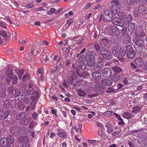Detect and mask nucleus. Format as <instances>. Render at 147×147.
<instances>
[{
  "label": "nucleus",
  "instance_id": "1",
  "mask_svg": "<svg viewBox=\"0 0 147 147\" xmlns=\"http://www.w3.org/2000/svg\"><path fill=\"white\" fill-rule=\"evenodd\" d=\"M102 33L108 35H118L120 33L118 28L116 26L112 25L105 27V28L102 30Z\"/></svg>",
  "mask_w": 147,
  "mask_h": 147
},
{
  "label": "nucleus",
  "instance_id": "2",
  "mask_svg": "<svg viewBox=\"0 0 147 147\" xmlns=\"http://www.w3.org/2000/svg\"><path fill=\"white\" fill-rule=\"evenodd\" d=\"M112 69L114 71V74L112 77L111 79L114 82L118 81L121 77V72L122 71L121 68L118 66H115L112 67Z\"/></svg>",
  "mask_w": 147,
  "mask_h": 147
},
{
  "label": "nucleus",
  "instance_id": "3",
  "mask_svg": "<svg viewBox=\"0 0 147 147\" xmlns=\"http://www.w3.org/2000/svg\"><path fill=\"white\" fill-rule=\"evenodd\" d=\"M104 20L106 22H109L113 18V13L110 9L106 10L105 11L103 15Z\"/></svg>",
  "mask_w": 147,
  "mask_h": 147
},
{
  "label": "nucleus",
  "instance_id": "4",
  "mask_svg": "<svg viewBox=\"0 0 147 147\" xmlns=\"http://www.w3.org/2000/svg\"><path fill=\"white\" fill-rule=\"evenodd\" d=\"M105 48V46L103 47L102 45V56L106 60H109L111 58L110 53Z\"/></svg>",
  "mask_w": 147,
  "mask_h": 147
},
{
  "label": "nucleus",
  "instance_id": "5",
  "mask_svg": "<svg viewBox=\"0 0 147 147\" xmlns=\"http://www.w3.org/2000/svg\"><path fill=\"white\" fill-rule=\"evenodd\" d=\"M133 42L135 45L138 47H142L145 46V41L142 39L138 37L133 38L132 40Z\"/></svg>",
  "mask_w": 147,
  "mask_h": 147
},
{
  "label": "nucleus",
  "instance_id": "6",
  "mask_svg": "<svg viewBox=\"0 0 147 147\" xmlns=\"http://www.w3.org/2000/svg\"><path fill=\"white\" fill-rule=\"evenodd\" d=\"M113 23L115 25L119 26L121 27L124 26V22L123 21L119 18L115 17L112 21Z\"/></svg>",
  "mask_w": 147,
  "mask_h": 147
},
{
  "label": "nucleus",
  "instance_id": "7",
  "mask_svg": "<svg viewBox=\"0 0 147 147\" xmlns=\"http://www.w3.org/2000/svg\"><path fill=\"white\" fill-rule=\"evenodd\" d=\"M10 112V111L8 109L5 111L0 110V120L5 119L8 117Z\"/></svg>",
  "mask_w": 147,
  "mask_h": 147
},
{
  "label": "nucleus",
  "instance_id": "8",
  "mask_svg": "<svg viewBox=\"0 0 147 147\" xmlns=\"http://www.w3.org/2000/svg\"><path fill=\"white\" fill-rule=\"evenodd\" d=\"M102 72L103 76L106 77H110L112 75V70L109 68H104L102 71Z\"/></svg>",
  "mask_w": 147,
  "mask_h": 147
},
{
  "label": "nucleus",
  "instance_id": "9",
  "mask_svg": "<svg viewBox=\"0 0 147 147\" xmlns=\"http://www.w3.org/2000/svg\"><path fill=\"white\" fill-rule=\"evenodd\" d=\"M67 77V82L69 84H71L74 80V78L76 77V75L74 72H71L68 74Z\"/></svg>",
  "mask_w": 147,
  "mask_h": 147
},
{
  "label": "nucleus",
  "instance_id": "10",
  "mask_svg": "<svg viewBox=\"0 0 147 147\" xmlns=\"http://www.w3.org/2000/svg\"><path fill=\"white\" fill-rule=\"evenodd\" d=\"M111 43V39L107 37H105L103 38H102V46L104 47L105 46V48H107L109 47V45L108 44H109Z\"/></svg>",
  "mask_w": 147,
  "mask_h": 147
},
{
  "label": "nucleus",
  "instance_id": "11",
  "mask_svg": "<svg viewBox=\"0 0 147 147\" xmlns=\"http://www.w3.org/2000/svg\"><path fill=\"white\" fill-rule=\"evenodd\" d=\"M111 37V42L113 44H117L121 41V39L119 36L117 35H113Z\"/></svg>",
  "mask_w": 147,
  "mask_h": 147
},
{
  "label": "nucleus",
  "instance_id": "12",
  "mask_svg": "<svg viewBox=\"0 0 147 147\" xmlns=\"http://www.w3.org/2000/svg\"><path fill=\"white\" fill-rule=\"evenodd\" d=\"M111 11L112 13L115 14L119 12L120 9L118 6L116 5H113L111 6Z\"/></svg>",
  "mask_w": 147,
  "mask_h": 147
},
{
  "label": "nucleus",
  "instance_id": "13",
  "mask_svg": "<svg viewBox=\"0 0 147 147\" xmlns=\"http://www.w3.org/2000/svg\"><path fill=\"white\" fill-rule=\"evenodd\" d=\"M95 63L94 59L93 57H91L89 56L86 59V64L88 66H93Z\"/></svg>",
  "mask_w": 147,
  "mask_h": 147
},
{
  "label": "nucleus",
  "instance_id": "14",
  "mask_svg": "<svg viewBox=\"0 0 147 147\" xmlns=\"http://www.w3.org/2000/svg\"><path fill=\"white\" fill-rule=\"evenodd\" d=\"M120 48H121L120 46L118 45L113 47L112 52L114 56L117 57H118V54Z\"/></svg>",
  "mask_w": 147,
  "mask_h": 147
},
{
  "label": "nucleus",
  "instance_id": "15",
  "mask_svg": "<svg viewBox=\"0 0 147 147\" xmlns=\"http://www.w3.org/2000/svg\"><path fill=\"white\" fill-rule=\"evenodd\" d=\"M6 138L7 139V147H11L10 145L13 143L15 140L14 138L11 135L8 136Z\"/></svg>",
  "mask_w": 147,
  "mask_h": 147
},
{
  "label": "nucleus",
  "instance_id": "16",
  "mask_svg": "<svg viewBox=\"0 0 147 147\" xmlns=\"http://www.w3.org/2000/svg\"><path fill=\"white\" fill-rule=\"evenodd\" d=\"M138 10L139 13L142 15H145L147 13V9L146 8L143 6L138 7Z\"/></svg>",
  "mask_w": 147,
  "mask_h": 147
},
{
  "label": "nucleus",
  "instance_id": "17",
  "mask_svg": "<svg viewBox=\"0 0 147 147\" xmlns=\"http://www.w3.org/2000/svg\"><path fill=\"white\" fill-rule=\"evenodd\" d=\"M134 62L135 64L139 67H141L144 64L142 59L140 57L136 58Z\"/></svg>",
  "mask_w": 147,
  "mask_h": 147
},
{
  "label": "nucleus",
  "instance_id": "18",
  "mask_svg": "<svg viewBox=\"0 0 147 147\" xmlns=\"http://www.w3.org/2000/svg\"><path fill=\"white\" fill-rule=\"evenodd\" d=\"M93 78L96 80V82L99 81L101 77V74L100 72H94L92 73Z\"/></svg>",
  "mask_w": 147,
  "mask_h": 147
},
{
  "label": "nucleus",
  "instance_id": "19",
  "mask_svg": "<svg viewBox=\"0 0 147 147\" xmlns=\"http://www.w3.org/2000/svg\"><path fill=\"white\" fill-rule=\"evenodd\" d=\"M136 27L135 24L134 22L130 23L127 26V28L128 29V30L131 32H133Z\"/></svg>",
  "mask_w": 147,
  "mask_h": 147
},
{
  "label": "nucleus",
  "instance_id": "20",
  "mask_svg": "<svg viewBox=\"0 0 147 147\" xmlns=\"http://www.w3.org/2000/svg\"><path fill=\"white\" fill-rule=\"evenodd\" d=\"M18 140L19 142L21 143L28 142L29 138L26 136H21L18 138Z\"/></svg>",
  "mask_w": 147,
  "mask_h": 147
},
{
  "label": "nucleus",
  "instance_id": "21",
  "mask_svg": "<svg viewBox=\"0 0 147 147\" xmlns=\"http://www.w3.org/2000/svg\"><path fill=\"white\" fill-rule=\"evenodd\" d=\"M26 134L25 127L23 126H18V134L20 135L25 134Z\"/></svg>",
  "mask_w": 147,
  "mask_h": 147
},
{
  "label": "nucleus",
  "instance_id": "22",
  "mask_svg": "<svg viewBox=\"0 0 147 147\" xmlns=\"http://www.w3.org/2000/svg\"><path fill=\"white\" fill-rule=\"evenodd\" d=\"M112 82L111 80L108 79H103L102 80V84L104 86H111Z\"/></svg>",
  "mask_w": 147,
  "mask_h": 147
},
{
  "label": "nucleus",
  "instance_id": "23",
  "mask_svg": "<svg viewBox=\"0 0 147 147\" xmlns=\"http://www.w3.org/2000/svg\"><path fill=\"white\" fill-rule=\"evenodd\" d=\"M18 126H14L11 127L10 129V131L11 133L14 135L18 134Z\"/></svg>",
  "mask_w": 147,
  "mask_h": 147
},
{
  "label": "nucleus",
  "instance_id": "24",
  "mask_svg": "<svg viewBox=\"0 0 147 147\" xmlns=\"http://www.w3.org/2000/svg\"><path fill=\"white\" fill-rule=\"evenodd\" d=\"M26 115V113L24 112L18 113L16 115V119L17 120H20L23 119L25 117Z\"/></svg>",
  "mask_w": 147,
  "mask_h": 147
},
{
  "label": "nucleus",
  "instance_id": "25",
  "mask_svg": "<svg viewBox=\"0 0 147 147\" xmlns=\"http://www.w3.org/2000/svg\"><path fill=\"white\" fill-rule=\"evenodd\" d=\"M127 57L130 59H133L136 56V52L134 50L126 54Z\"/></svg>",
  "mask_w": 147,
  "mask_h": 147
},
{
  "label": "nucleus",
  "instance_id": "26",
  "mask_svg": "<svg viewBox=\"0 0 147 147\" xmlns=\"http://www.w3.org/2000/svg\"><path fill=\"white\" fill-rule=\"evenodd\" d=\"M131 41V39L130 36L126 35L124 36L123 42L124 44H127L129 43Z\"/></svg>",
  "mask_w": 147,
  "mask_h": 147
},
{
  "label": "nucleus",
  "instance_id": "27",
  "mask_svg": "<svg viewBox=\"0 0 147 147\" xmlns=\"http://www.w3.org/2000/svg\"><path fill=\"white\" fill-rule=\"evenodd\" d=\"M10 75H11V80H12L13 81L12 83L13 84H16L17 83L18 80V79L17 77L15 75H12L13 74L12 71L10 72Z\"/></svg>",
  "mask_w": 147,
  "mask_h": 147
},
{
  "label": "nucleus",
  "instance_id": "28",
  "mask_svg": "<svg viewBox=\"0 0 147 147\" xmlns=\"http://www.w3.org/2000/svg\"><path fill=\"white\" fill-rule=\"evenodd\" d=\"M105 126L107 128V131L109 134H110L113 132V127L110 123H107L105 125Z\"/></svg>",
  "mask_w": 147,
  "mask_h": 147
},
{
  "label": "nucleus",
  "instance_id": "29",
  "mask_svg": "<svg viewBox=\"0 0 147 147\" xmlns=\"http://www.w3.org/2000/svg\"><path fill=\"white\" fill-rule=\"evenodd\" d=\"M78 67L81 69L84 70L86 68V65L85 64L84 61L82 60L81 61H79Z\"/></svg>",
  "mask_w": 147,
  "mask_h": 147
},
{
  "label": "nucleus",
  "instance_id": "30",
  "mask_svg": "<svg viewBox=\"0 0 147 147\" xmlns=\"http://www.w3.org/2000/svg\"><path fill=\"white\" fill-rule=\"evenodd\" d=\"M24 71L23 70H20L19 69H16L15 70V73L18 74L19 79L21 78L22 76L24 74Z\"/></svg>",
  "mask_w": 147,
  "mask_h": 147
},
{
  "label": "nucleus",
  "instance_id": "31",
  "mask_svg": "<svg viewBox=\"0 0 147 147\" xmlns=\"http://www.w3.org/2000/svg\"><path fill=\"white\" fill-rule=\"evenodd\" d=\"M125 50L126 52V54L129 52L134 50L133 48L131 45H128L124 46Z\"/></svg>",
  "mask_w": 147,
  "mask_h": 147
},
{
  "label": "nucleus",
  "instance_id": "32",
  "mask_svg": "<svg viewBox=\"0 0 147 147\" xmlns=\"http://www.w3.org/2000/svg\"><path fill=\"white\" fill-rule=\"evenodd\" d=\"M7 139L6 138H1L0 140V144L3 146H7Z\"/></svg>",
  "mask_w": 147,
  "mask_h": 147
},
{
  "label": "nucleus",
  "instance_id": "33",
  "mask_svg": "<svg viewBox=\"0 0 147 147\" xmlns=\"http://www.w3.org/2000/svg\"><path fill=\"white\" fill-rule=\"evenodd\" d=\"M126 54V52L125 49L123 48H120L118 54V57L119 56L122 57H124Z\"/></svg>",
  "mask_w": 147,
  "mask_h": 147
},
{
  "label": "nucleus",
  "instance_id": "34",
  "mask_svg": "<svg viewBox=\"0 0 147 147\" xmlns=\"http://www.w3.org/2000/svg\"><path fill=\"white\" fill-rule=\"evenodd\" d=\"M78 95L80 96L84 97L86 95V93H85L84 90H82L81 89H79L77 90Z\"/></svg>",
  "mask_w": 147,
  "mask_h": 147
},
{
  "label": "nucleus",
  "instance_id": "35",
  "mask_svg": "<svg viewBox=\"0 0 147 147\" xmlns=\"http://www.w3.org/2000/svg\"><path fill=\"white\" fill-rule=\"evenodd\" d=\"M34 55V54L32 52L31 50L28 52V56H27V57L28 60L29 61H32V59Z\"/></svg>",
  "mask_w": 147,
  "mask_h": 147
},
{
  "label": "nucleus",
  "instance_id": "36",
  "mask_svg": "<svg viewBox=\"0 0 147 147\" xmlns=\"http://www.w3.org/2000/svg\"><path fill=\"white\" fill-rule=\"evenodd\" d=\"M30 122L29 118H27L24 120H21L20 121V123L22 125H27Z\"/></svg>",
  "mask_w": 147,
  "mask_h": 147
},
{
  "label": "nucleus",
  "instance_id": "37",
  "mask_svg": "<svg viewBox=\"0 0 147 147\" xmlns=\"http://www.w3.org/2000/svg\"><path fill=\"white\" fill-rule=\"evenodd\" d=\"M141 109V108L138 106L134 107L132 111V113L136 114L138 112H139Z\"/></svg>",
  "mask_w": 147,
  "mask_h": 147
},
{
  "label": "nucleus",
  "instance_id": "38",
  "mask_svg": "<svg viewBox=\"0 0 147 147\" xmlns=\"http://www.w3.org/2000/svg\"><path fill=\"white\" fill-rule=\"evenodd\" d=\"M61 138H65L67 136V134L66 132L64 131H61L59 132L57 134Z\"/></svg>",
  "mask_w": 147,
  "mask_h": 147
},
{
  "label": "nucleus",
  "instance_id": "39",
  "mask_svg": "<svg viewBox=\"0 0 147 147\" xmlns=\"http://www.w3.org/2000/svg\"><path fill=\"white\" fill-rule=\"evenodd\" d=\"M118 16L123 19H125L127 17L126 14L123 12H119L118 13Z\"/></svg>",
  "mask_w": 147,
  "mask_h": 147
},
{
  "label": "nucleus",
  "instance_id": "40",
  "mask_svg": "<svg viewBox=\"0 0 147 147\" xmlns=\"http://www.w3.org/2000/svg\"><path fill=\"white\" fill-rule=\"evenodd\" d=\"M31 51L34 55H37L40 53V50L39 48H38V49L36 47H35L34 49L31 50Z\"/></svg>",
  "mask_w": 147,
  "mask_h": 147
},
{
  "label": "nucleus",
  "instance_id": "41",
  "mask_svg": "<svg viewBox=\"0 0 147 147\" xmlns=\"http://www.w3.org/2000/svg\"><path fill=\"white\" fill-rule=\"evenodd\" d=\"M18 108L20 110H22L25 108V106L22 102H19L18 103Z\"/></svg>",
  "mask_w": 147,
  "mask_h": 147
},
{
  "label": "nucleus",
  "instance_id": "42",
  "mask_svg": "<svg viewBox=\"0 0 147 147\" xmlns=\"http://www.w3.org/2000/svg\"><path fill=\"white\" fill-rule=\"evenodd\" d=\"M56 10L53 8H51L50 9V11H48L47 13L49 16H51L53 13H55Z\"/></svg>",
  "mask_w": 147,
  "mask_h": 147
},
{
  "label": "nucleus",
  "instance_id": "43",
  "mask_svg": "<svg viewBox=\"0 0 147 147\" xmlns=\"http://www.w3.org/2000/svg\"><path fill=\"white\" fill-rule=\"evenodd\" d=\"M103 115L106 116L110 117L111 115L113 112L110 111H107L105 113H102Z\"/></svg>",
  "mask_w": 147,
  "mask_h": 147
},
{
  "label": "nucleus",
  "instance_id": "44",
  "mask_svg": "<svg viewBox=\"0 0 147 147\" xmlns=\"http://www.w3.org/2000/svg\"><path fill=\"white\" fill-rule=\"evenodd\" d=\"M139 12L138 10V8L134 10L133 11V14L136 17H139Z\"/></svg>",
  "mask_w": 147,
  "mask_h": 147
},
{
  "label": "nucleus",
  "instance_id": "45",
  "mask_svg": "<svg viewBox=\"0 0 147 147\" xmlns=\"http://www.w3.org/2000/svg\"><path fill=\"white\" fill-rule=\"evenodd\" d=\"M25 93L24 92H22L20 93L19 96V97L20 96V97H19V100H22L25 96Z\"/></svg>",
  "mask_w": 147,
  "mask_h": 147
},
{
  "label": "nucleus",
  "instance_id": "46",
  "mask_svg": "<svg viewBox=\"0 0 147 147\" xmlns=\"http://www.w3.org/2000/svg\"><path fill=\"white\" fill-rule=\"evenodd\" d=\"M9 100L6 99L4 102V107L6 108H8L9 107Z\"/></svg>",
  "mask_w": 147,
  "mask_h": 147
},
{
  "label": "nucleus",
  "instance_id": "47",
  "mask_svg": "<svg viewBox=\"0 0 147 147\" xmlns=\"http://www.w3.org/2000/svg\"><path fill=\"white\" fill-rule=\"evenodd\" d=\"M30 76L28 74H25L23 77L22 80L24 82L25 80L30 79Z\"/></svg>",
  "mask_w": 147,
  "mask_h": 147
},
{
  "label": "nucleus",
  "instance_id": "48",
  "mask_svg": "<svg viewBox=\"0 0 147 147\" xmlns=\"http://www.w3.org/2000/svg\"><path fill=\"white\" fill-rule=\"evenodd\" d=\"M115 91V89L112 87H109L106 90V92L107 93H110Z\"/></svg>",
  "mask_w": 147,
  "mask_h": 147
},
{
  "label": "nucleus",
  "instance_id": "49",
  "mask_svg": "<svg viewBox=\"0 0 147 147\" xmlns=\"http://www.w3.org/2000/svg\"><path fill=\"white\" fill-rule=\"evenodd\" d=\"M146 35V34L145 32L142 30H141L139 31V35L142 37H144Z\"/></svg>",
  "mask_w": 147,
  "mask_h": 147
},
{
  "label": "nucleus",
  "instance_id": "50",
  "mask_svg": "<svg viewBox=\"0 0 147 147\" xmlns=\"http://www.w3.org/2000/svg\"><path fill=\"white\" fill-rule=\"evenodd\" d=\"M30 105H31V110L32 111L34 110L36 107V103L32 102H31L30 103Z\"/></svg>",
  "mask_w": 147,
  "mask_h": 147
},
{
  "label": "nucleus",
  "instance_id": "51",
  "mask_svg": "<svg viewBox=\"0 0 147 147\" xmlns=\"http://www.w3.org/2000/svg\"><path fill=\"white\" fill-rule=\"evenodd\" d=\"M123 116L124 118L127 119H130L129 113L127 112L124 113L123 115Z\"/></svg>",
  "mask_w": 147,
  "mask_h": 147
},
{
  "label": "nucleus",
  "instance_id": "52",
  "mask_svg": "<svg viewBox=\"0 0 147 147\" xmlns=\"http://www.w3.org/2000/svg\"><path fill=\"white\" fill-rule=\"evenodd\" d=\"M44 69L43 67H41L39 68L38 70V72L40 75H42L43 74Z\"/></svg>",
  "mask_w": 147,
  "mask_h": 147
},
{
  "label": "nucleus",
  "instance_id": "53",
  "mask_svg": "<svg viewBox=\"0 0 147 147\" xmlns=\"http://www.w3.org/2000/svg\"><path fill=\"white\" fill-rule=\"evenodd\" d=\"M94 69L95 70L97 69L98 71H101V67L98 64L96 65L94 67Z\"/></svg>",
  "mask_w": 147,
  "mask_h": 147
},
{
  "label": "nucleus",
  "instance_id": "54",
  "mask_svg": "<svg viewBox=\"0 0 147 147\" xmlns=\"http://www.w3.org/2000/svg\"><path fill=\"white\" fill-rule=\"evenodd\" d=\"M10 104L11 106H12L13 107L15 106L16 104V100H11Z\"/></svg>",
  "mask_w": 147,
  "mask_h": 147
},
{
  "label": "nucleus",
  "instance_id": "55",
  "mask_svg": "<svg viewBox=\"0 0 147 147\" xmlns=\"http://www.w3.org/2000/svg\"><path fill=\"white\" fill-rule=\"evenodd\" d=\"M38 97V96H32L31 97L30 99L32 101V102H35L36 101Z\"/></svg>",
  "mask_w": 147,
  "mask_h": 147
},
{
  "label": "nucleus",
  "instance_id": "56",
  "mask_svg": "<svg viewBox=\"0 0 147 147\" xmlns=\"http://www.w3.org/2000/svg\"><path fill=\"white\" fill-rule=\"evenodd\" d=\"M75 39L76 40H75L76 41V43L78 44H81L82 43V41L81 40V39H80L78 37H76Z\"/></svg>",
  "mask_w": 147,
  "mask_h": 147
},
{
  "label": "nucleus",
  "instance_id": "57",
  "mask_svg": "<svg viewBox=\"0 0 147 147\" xmlns=\"http://www.w3.org/2000/svg\"><path fill=\"white\" fill-rule=\"evenodd\" d=\"M20 91L19 90L17 89L15 90V92L14 93V96H19Z\"/></svg>",
  "mask_w": 147,
  "mask_h": 147
},
{
  "label": "nucleus",
  "instance_id": "58",
  "mask_svg": "<svg viewBox=\"0 0 147 147\" xmlns=\"http://www.w3.org/2000/svg\"><path fill=\"white\" fill-rule=\"evenodd\" d=\"M111 3L114 4V5H119L120 4L119 1L117 0H113L111 2Z\"/></svg>",
  "mask_w": 147,
  "mask_h": 147
},
{
  "label": "nucleus",
  "instance_id": "59",
  "mask_svg": "<svg viewBox=\"0 0 147 147\" xmlns=\"http://www.w3.org/2000/svg\"><path fill=\"white\" fill-rule=\"evenodd\" d=\"M108 22H106L104 20V22L102 23V30L104 29V28H105V27H106L107 26H108L109 25H108Z\"/></svg>",
  "mask_w": 147,
  "mask_h": 147
},
{
  "label": "nucleus",
  "instance_id": "60",
  "mask_svg": "<svg viewBox=\"0 0 147 147\" xmlns=\"http://www.w3.org/2000/svg\"><path fill=\"white\" fill-rule=\"evenodd\" d=\"M74 20L71 18L69 19L66 22V23L69 26L74 22Z\"/></svg>",
  "mask_w": 147,
  "mask_h": 147
},
{
  "label": "nucleus",
  "instance_id": "61",
  "mask_svg": "<svg viewBox=\"0 0 147 147\" xmlns=\"http://www.w3.org/2000/svg\"><path fill=\"white\" fill-rule=\"evenodd\" d=\"M32 116L34 119H36L38 117V115L36 113V112H35L32 115Z\"/></svg>",
  "mask_w": 147,
  "mask_h": 147
},
{
  "label": "nucleus",
  "instance_id": "62",
  "mask_svg": "<svg viewBox=\"0 0 147 147\" xmlns=\"http://www.w3.org/2000/svg\"><path fill=\"white\" fill-rule=\"evenodd\" d=\"M0 26L4 28H6L7 27L5 23L2 21H0Z\"/></svg>",
  "mask_w": 147,
  "mask_h": 147
},
{
  "label": "nucleus",
  "instance_id": "63",
  "mask_svg": "<svg viewBox=\"0 0 147 147\" xmlns=\"http://www.w3.org/2000/svg\"><path fill=\"white\" fill-rule=\"evenodd\" d=\"M1 34L5 38H6L7 36L6 32L4 31L1 32Z\"/></svg>",
  "mask_w": 147,
  "mask_h": 147
},
{
  "label": "nucleus",
  "instance_id": "64",
  "mask_svg": "<svg viewBox=\"0 0 147 147\" xmlns=\"http://www.w3.org/2000/svg\"><path fill=\"white\" fill-rule=\"evenodd\" d=\"M94 46L96 50L97 51H98L99 50L100 46L98 45V43H95L94 44Z\"/></svg>",
  "mask_w": 147,
  "mask_h": 147
}]
</instances>
